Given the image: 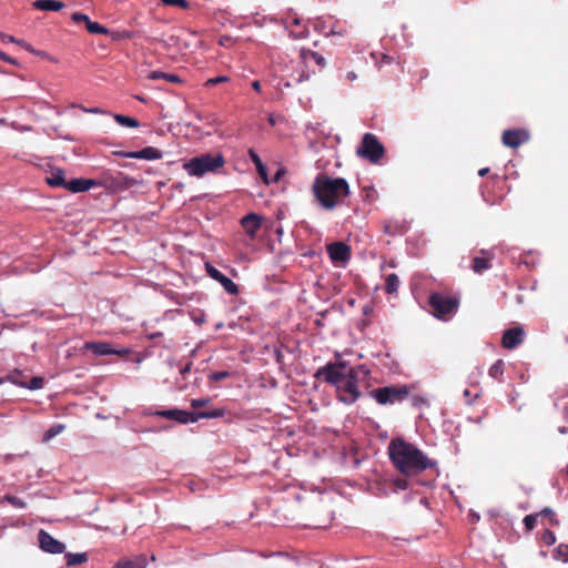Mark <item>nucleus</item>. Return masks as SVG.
Returning a JSON list of instances; mask_svg holds the SVG:
<instances>
[{"label": "nucleus", "instance_id": "f257e3e1", "mask_svg": "<svg viewBox=\"0 0 568 568\" xmlns=\"http://www.w3.org/2000/svg\"><path fill=\"white\" fill-rule=\"evenodd\" d=\"M394 467L406 476L418 475L435 465L420 449L403 438H394L388 445Z\"/></svg>", "mask_w": 568, "mask_h": 568}, {"label": "nucleus", "instance_id": "f03ea898", "mask_svg": "<svg viewBox=\"0 0 568 568\" xmlns=\"http://www.w3.org/2000/svg\"><path fill=\"white\" fill-rule=\"evenodd\" d=\"M312 192L322 207L332 211L349 194V185L343 178L320 173L313 182Z\"/></svg>", "mask_w": 568, "mask_h": 568}, {"label": "nucleus", "instance_id": "7ed1b4c3", "mask_svg": "<svg viewBox=\"0 0 568 568\" xmlns=\"http://www.w3.org/2000/svg\"><path fill=\"white\" fill-rule=\"evenodd\" d=\"M225 164V158L222 153H204L194 156L183 164V169L191 176L202 178L207 173H215Z\"/></svg>", "mask_w": 568, "mask_h": 568}, {"label": "nucleus", "instance_id": "20e7f679", "mask_svg": "<svg viewBox=\"0 0 568 568\" xmlns=\"http://www.w3.org/2000/svg\"><path fill=\"white\" fill-rule=\"evenodd\" d=\"M355 368L346 361L328 362L316 371L315 377L335 387Z\"/></svg>", "mask_w": 568, "mask_h": 568}, {"label": "nucleus", "instance_id": "39448f33", "mask_svg": "<svg viewBox=\"0 0 568 568\" xmlns=\"http://www.w3.org/2000/svg\"><path fill=\"white\" fill-rule=\"evenodd\" d=\"M428 304L435 317L446 320L452 314L456 313L459 306V300L443 293H432L428 298Z\"/></svg>", "mask_w": 568, "mask_h": 568}, {"label": "nucleus", "instance_id": "423d86ee", "mask_svg": "<svg viewBox=\"0 0 568 568\" xmlns=\"http://www.w3.org/2000/svg\"><path fill=\"white\" fill-rule=\"evenodd\" d=\"M369 396L379 405H394L396 403H402L409 396V388L406 385L378 387L371 390Z\"/></svg>", "mask_w": 568, "mask_h": 568}, {"label": "nucleus", "instance_id": "0eeeda50", "mask_svg": "<svg viewBox=\"0 0 568 568\" xmlns=\"http://www.w3.org/2000/svg\"><path fill=\"white\" fill-rule=\"evenodd\" d=\"M156 416H161L168 419L176 420L181 424H187V423H195L200 418H217L223 416V410L221 409H213L210 412H200V413H192L186 412L182 409H166V410H158L154 413Z\"/></svg>", "mask_w": 568, "mask_h": 568}, {"label": "nucleus", "instance_id": "6e6552de", "mask_svg": "<svg viewBox=\"0 0 568 568\" xmlns=\"http://www.w3.org/2000/svg\"><path fill=\"white\" fill-rule=\"evenodd\" d=\"M335 392L337 399L345 405H352L361 397L357 368L335 386Z\"/></svg>", "mask_w": 568, "mask_h": 568}, {"label": "nucleus", "instance_id": "1a4fd4ad", "mask_svg": "<svg viewBox=\"0 0 568 568\" xmlns=\"http://www.w3.org/2000/svg\"><path fill=\"white\" fill-rule=\"evenodd\" d=\"M384 153L385 149L377 136L373 133H365L357 148V154L372 163H378Z\"/></svg>", "mask_w": 568, "mask_h": 568}, {"label": "nucleus", "instance_id": "9d476101", "mask_svg": "<svg viewBox=\"0 0 568 568\" xmlns=\"http://www.w3.org/2000/svg\"><path fill=\"white\" fill-rule=\"evenodd\" d=\"M286 30L294 39L306 38L310 33L308 24L292 11H286Z\"/></svg>", "mask_w": 568, "mask_h": 568}, {"label": "nucleus", "instance_id": "9b49d317", "mask_svg": "<svg viewBox=\"0 0 568 568\" xmlns=\"http://www.w3.org/2000/svg\"><path fill=\"white\" fill-rule=\"evenodd\" d=\"M327 253L335 264H345L351 258V247L344 242H334L327 245Z\"/></svg>", "mask_w": 568, "mask_h": 568}, {"label": "nucleus", "instance_id": "f8f14e48", "mask_svg": "<svg viewBox=\"0 0 568 568\" xmlns=\"http://www.w3.org/2000/svg\"><path fill=\"white\" fill-rule=\"evenodd\" d=\"M529 132L525 129L505 130L501 142L505 146L516 149L529 140Z\"/></svg>", "mask_w": 568, "mask_h": 568}, {"label": "nucleus", "instance_id": "ddd939ff", "mask_svg": "<svg viewBox=\"0 0 568 568\" xmlns=\"http://www.w3.org/2000/svg\"><path fill=\"white\" fill-rule=\"evenodd\" d=\"M205 270H206V273L210 275V277H212L213 280L217 281L227 293H230L232 295H235V294L239 293L237 285L231 278H229L227 276L222 274L212 264L206 263L205 264Z\"/></svg>", "mask_w": 568, "mask_h": 568}, {"label": "nucleus", "instance_id": "4468645a", "mask_svg": "<svg viewBox=\"0 0 568 568\" xmlns=\"http://www.w3.org/2000/svg\"><path fill=\"white\" fill-rule=\"evenodd\" d=\"M40 548L43 551L50 554H62L64 551V544L54 539L49 532L45 530H40L38 535Z\"/></svg>", "mask_w": 568, "mask_h": 568}, {"label": "nucleus", "instance_id": "2eb2a0df", "mask_svg": "<svg viewBox=\"0 0 568 568\" xmlns=\"http://www.w3.org/2000/svg\"><path fill=\"white\" fill-rule=\"evenodd\" d=\"M525 332L521 327L516 326L508 328L504 332L501 345L506 349H514L519 346L524 341Z\"/></svg>", "mask_w": 568, "mask_h": 568}, {"label": "nucleus", "instance_id": "dca6fc26", "mask_svg": "<svg viewBox=\"0 0 568 568\" xmlns=\"http://www.w3.org/2000/svg\"><path fill=\"white\" fill-rule=\"evenodd\" d=\"M114 154L126 158V159H142V160H159L163 156V153L153 146H146L140 151H131V152H115Z\"/></svg>", "mask_w": 568, "mask_h": 568}, {"label": "nucleus", "instance_id": "f3484780", "mask_svg": "<svg viewBox=\"0 0 568 568\" xmlns=\"http://www.w3.org/2000/svg\"><path fill=\"white\" fill-rule=\"evenodd\" d=\"M84 349L91 351L95 356H104V355H125L129 353L128 349L116 351L112 347L110 343L105 342H87L84 344Z\"/></svg>", "mask_w": 568, "mask_h": 568}, {"label": "nucleus", "instance_id": "a211bd4d", "mask_svg": "<svg viewBox=\"0 0 568 568\" xmlns=\"http://www.w3.org/2000/svg\"><path fill=\"white\" fill-rule=\"evenodd\" d=\"M241 225L245 233L253 237L261 226V219L257 214L250 213L241 219Z\"/></svg>", "mask_w": 568, "mask_h": 568}, {"label": "nucleus", "instance_id": "6ab92c4d", "mask_svg": "<svg viewBox=\"0 0 568 568\" xmlns=\"http://www.w3.org/2000/svg\"><path fill=\"white\" fill-rule=\"evenodd\" d=\"M481 254L484 256H475L471 263V270L477 274H481L491 267L493 254H489L484 250L481 251Z\"/></svg>", "mask_w": 568, "mask_h": 568}, {"label": "nucleus", "instance_id": "aec40b11", "mask_svg": "<svg viewBox=\"0 0 568 568\" xmlns=\"http://www.w3.org/2000/svg\"><path fill=\"white\" fill-rule=\"evenodd\" d=\"M95 185L93 180L89 179H73L71 181H67L65 190H69L73 193H80L90 190Z\"/></svg>", "mask_w": 568, "mask_h": 568}, {"label": "nucleus", "instance_id": "412c9836", "mask_svg": "<svg viewBox=\"0 0 568 568\" xmlns=\"http://www.w3.org/2000/svg\"><path fill=\"white\" fill-rule=\"evenodd\" d=\"M300 58L302 62L308 68L312 63L318 68L324 65V58L314 51L305 50L304 48L300 51Z\"/></svg>", "mask_w": 568, "mask_h": 568}, {"label": "nucleus", "instance_id": "4be33fe9", "mask_svg": "<svg viewBox=\"0 0 568 568\" xmlns=\"http://www.w3.org/2000/svg\"><path fill=\"white\" fill-rule=\"evenodd\" d=\"M145 555H139L133 559H121L112 568H146Z\"/></svg>", "mask_w": 568, "mask_h": 568}, {"label": "nucleus", "instance_id": "5701e85b", "mask_svg": "<svg viewBox=\"0 0 568 568\" xmlns=\"http://www.w3.org/2000/svg\"><path fill=\"white\" fill-rule=\"evenodd\" d=\"M33 7L42 11H59L64 8V3L58 0H36Z\"/></svg>", "mask_w": 568, "mask_h": 568}, {"label": "nucleus", "instance_id": "b1692460", "mask_svg": "<svg viewBox=\"0 0 568 568\" xmlns=\"http://www.w3.org/2000/svg\"><path fill=\"white\" fill-rule=\"evenodd\" d=\"M45 181L50 186H53V187H63L64 189L67 185L64 172L60 169L52 171L50 173V175H48L45 178Z\"/></svg>", "mask_w": 568, "mask_h": 568}, {"label": "nucleus", "instance_id": "393cba45", "mask_svg": "<svg viewBox=\"0 0 568 568\" xmlns=\"http://www.w3.org/2000/svg\"><path fill=\"white\" fill-rule=\"evenodd\" d=\"M250 158H251L252 162L255 164L258 175L263 179V181L265 183H268L267 169L264 165V163L262 162L258 154L256 152H254L253 150H250Z\"/></svg>", "mask_w": 568, "mask_h": 568}, {"label": "nucleus", "instance_id": "a878e982", "mask_svg": "<svg viewBox=\"0 0 568 568\" xmlns=\"http://www.w3.org/2000/svg\"><path fill=\"white\" fill-rule=\"evenodd\" d=\"M148 79L149 80H166L169 82H173V83H180L182 82V80L180 79L179 75L176 74H173V73H165V72H162V71H151L149 74H148Z\"/></svg>", "mask_w": 568, "mask_h": 568}, {"label": "nucleus", "instance_id": "bb28decb", "mask_svg": "<svg viewBox=\"0 0 568 568\" xmlns=\"http://www.w3.org/2000/svg\"><path fill=\"white\" fill-rule=\"evenodd\" d=\"M89 559L87 552H68L65 554V562L68 566H77L87 562Z\"/></svg>", "mask_w": 568, "mask_h": 568}, {"label": "nucleus", "instance_id": "cd10ccee", "mask_svg": "<svg viewBox=\"0 0 568 568\" xmlns=\"http://www.w3.org/2000/svg\"><path fill=\"white\" fill-rule=\"evenodd\" d=\"M488 374L491 378L501 382L504 376V361H496L489 368Z\"/></svg>", "mask_w": 568, "mask_h": 568}, {"label": "nucleus", "instance_id": "c85d7f7f", "mask_svg": "<svg viewBox=\"0 0 568 568\" xmlns=\"http://www.w3.org/2000/svg\"><path fill=\"white\" fill-rule=\"evenodd\" d=\"M399 286L398 276L395 273L388 274L385 278V292L387 294H394L397 292Z\"/></svg>", "mask_w": 568, "mask_h": 568}, {"label": "nucleus", "instance_id": "c756f323", "mask_svg": "<svg viewBox=\"0 0 568 568\" xmlns=\"http://www.w3.org/2000/svg\"><path fill=\"white\" fill-rule=\"evenodd\" d=\"M114 120L116 121V123L123 126L138 128L140 125L136 119L128 115L114 114Z\"/></svg>", "mask_w": 568, "mask_h": 568}, {"label": "nucleus", "instance_id": "7c9ffc66", "mask_svg": "<svg viewBox=\"0 0 568 568\" xmlns=\"http://www.w3.org/2000/svg\"><path fill=\"white\" fill-rule=\"evenodd\" d=\"M384 231L386 234H389L392 236L396 235V234H404L406 232V225L405 224H392V223H386L384 225Z\"/></svg>", "mask_w": 568, "mask_h": 568}, {"label": "nucleus", "instance_id": "2f4dec72", "mask_svg": "<svg viewBox=\"0 0 568 568\" xmlns=\"http://www.w3.org/2000/svg\"><path fill=\"white\" fill-rule=\"evenodd\" d=\"M87 30L88 32L92 33V34H109L110 33V30L108 28H105L104 26L98 23V22H94V21H91L87 24Z\"/></svg>", "mask_w": 568, "mask_h": 568}, {"label": "nucleus", "instance_id": "473e14b6", "mask_svg": "<svg viewBox=\"0 0 568 568\" xmlns=\"http://www.w3.org/2000/svg\"><path fill=\"white\" fill-rule=\"evenodd\" d=\"M64 429V425L54 424L44 434V439L49 440L59 435Z\"/></svg>", "mask_w": 568, "mask_h": 568}, {"label": "nucleus", "instance_id": "72a5a7b5", "mask_svg": "<svg viewBox=\"0 0 568 568\" xmlns=\"http://www.w3.org/2000/svg\"><path fill=\"white\" fill-rule=\"evenodd\" d=\"M555 557L564 562H568V546L559 545L555 550Z\"/></svg>", "mask_w": 568, "mask_h": 568}, {"label": "nucleus", "instance_id": "f704fd0d", "mask_svg": "<svg viewBox=\"0 0 568 568\" xmlns=\"http://www.w3.org/2000/svg\"><path fill=\"white\" fill-rule=\"evenodd\" d=\"M4 500L16 508H24L27 506L26 501L13 495H6Z\"/></svg>", "mask_w": 568, "mask_h": 568}, {"label": "nucleus", "instance_id": "c9c22d12", "mask_svg": "<svg viewBox=\"0 0 568 568\" xmlns=\"http://www.w3.org/2000/svg\"><path fill=\"white\" fill-rule=\"evenodd\" d=\"M163 4L170 7H179L181 9H189L187 0H160Z\"/></svg>", "mask_w": 568, "mask_h": 568}, {"label": "nucleus", "instance_id": "e433bc0d", "mask_svg": "<svg viewBox=\"0 0 568 568\" xmlns=\"http://www.w3.org/2000/svg\"><path fill=\"white\" fill-rule=\"evenodd\" d=\"M537 514L527 515L524 518V524L527 530H532L537 525Z\"/></svg>", "mask_w": 568, "mask_h": 568}, {"label": "nucleus", "instance_id": "4c0bfd02", "mask_svg": "<svg viewBox=\"0 0 568 568\" xmlns=\"http://www.w3.org/2000/svg\"><path fill=\"white\" fill-rule=\"evenodd\" d=\"M112 38V40L119 41L124 39H131V33L129 31L122 30V31H110L108 34Z\"/></svg>", "mask_w": 568, "mask_h": 568}, {"label": "nucleus", "instance_id": "58836bf2", "mask_svg": "<svg viewBox=\"0 0 568 568\" xmlns=\"http://www.w3.org/2000/svg\"><path fill=\"white\" fill-rule=\"evenodd\" d=\"M231 373L229 371H219L210 374L209 378L212 382H220L222 379H225L230 377Z\"/></svg>", "mask_w": 568, "mask_h": 568}, {"label": "nucleus", "instance_id": "ea45409f", "mask_svg": "<svg viewBox=\"0 0 568 568\" xmlns=\"http://www.w3.org/2000/svg\"><path fill=\"white\" fill-rule=\"evenodd\" d=\"M119 179L121 180L119 183L123 184L126 187H131L138 184V181L135 179L124 176L122 173H119Z\"/></svg>", "mask_w": 568, "mask_h": 568}, {"label": "nucleus", "instance_id": "a19ab883", "mask_svg": "<svg viewBox=\"0 0 568 568\" xmlns=\"http://www.w3.org/2000/svg\"><path fill=\"white\" fill-rule=\"evenodd\" d=\"M71 19H72L75 23L84 22V23H85V26L90 22V18H89L87 14L81 13V12H74V13H72Z\"/></svg>", "mask_w": 568, "mask_h": 568}, {"label": "nucleus", "instance_id": "79ce46f5", "mask_svg": "<svg viewBox=\"0 0 568 568\" xmlns=\"http://www.w3.org/2000/svg\"><path fill=\"white\" fill-rule=\"evenodd\" d=\"M229 81V78L225 77V75H220V77H215V78H211L209 79L206 82H205V87H213L215 84H219V83H223V82H227Z\"/></svg>", "mask_w": 568, "mask_h": 568}, {"label": "nucleus", "instance_id": "37998d69", "mask_svg": "<svg viewBox=\"0 0 568 568\" xmlns=\"http://www.w3.org/2000/svg\"><path fill=\"white\" fill-rule=\"evenodd\" d=\"M43 386V378L42 377H33L30 381V384L27 386L29 389H39Z\"/></svg>", "mask_w": 568, "mask_h": 568}, {"label": "nucleus", "instance_id": "c03bdc74", "mask_svg": "<svg viewBox=\"0 0 568 568\" xmlns=\"http://www.w3.org/2000/svg\"><path fill=\"white\" fill-rule=\"evenodd\" d=\"M209 403H210L209 398H196V399H192L191 406L193 408H200L202 406L207 405Z\"/></svg>", "mask_w": 568, "mask_h": 568}, {"label": "nucleus", "instance_id": "a18cd8bd", "mask_svg": "<svg viewBox=\"0 0 568 568\" xmlns=\"http://www.w3.org/2000/svg\"><path fill=\"white\" fill-rule=\"evenodd\" d=\"M286 493H288V495L298 503L302 501V499L304 498V495L298 493L295 488L291 490L288 486H286Z\"/></svg>", "mask_w": 568, "mask_h": 568}, {"label": "nucleus", "instance_id": "49530a36", "mask_svg": "<svg viewBox=\"0 0 568 568\" xmlns=\"http://www.w3.org/2000/svg\"><path fill=\"white\" fill-rule=\"evenodd\" d=\"M544 541L548 545H551L555 542L556 540V537H555V534L550 530H546L545 534H544V537H542Z\"/></svg>", "mask_w": 568, "mask_h": 568}, {"label": "nucleus", "instance_id": "de8ad7c7", "mask_svg": "<svg viewBox=\"0 0 568 568\" xmlns=\"http://www.w3.org/2000/svg\"><path fill=\"white\" fill-rule=\"evenodd\" d=\"M0 59L13 65H19V62L16 59L11 58L3 51H0Z\"/></svg>", "mask_w": 568, "mask_h": 568}, {"label": "nucleus", "instance_id": "09e8293b", "mask_svg": "<svg viewBox=\"0 0 568 568\" xmlns=\"http://www.w3.org/2000/svg\"><path fill=\"white\" fill-rule=\"evenodd\" d=\"M395 486L398 488V489H402V490H405L408 488V481L405 479V478H397L395 480Z\"/></svg>", "mask_w": 568, "mask_h": 568}, {"label": "nucleus", "instance_id": "8fccbe9b", "mask_svg": "<svg viewBox=\"0 0 568 568\" xmlns=\"http://www.w3.org/2000/svg\"><path fill=\"white\" fill-rule=\"evenodd\" d=\"M479 396V393H476L474 396H471V393L469 389L464 390V397L466 398L467 404H471L475 398Z\"/></svg>", "mask_w": 568, "mask_h": 568}, {"label": "nucleus", "instance_id": "3c124183", "mask_svg": "<svg viewBox=\"0 0 568 568\" xmlns=\"http://www.w3.org/2000/svg\"><path fill=\"white\" fill-rule=\"evenodd\" d=\"M19 44L21 47H23L26 50H28L29 52L36 53V50L28 42H26L24 40H20ZM37 54L38 55H42V53H40V52H37Z\"/></svg>", "mask_w": 568, "mask_h": 568}, {"label": "nucleus", "instance_id": "603ef678", "mask_svg": "<svg viewBox=\"0 0 568 568\" xmlns=\"http://www.w3.org/2000/svg\"><path fill=\"white\" fill-rule=\"evenodd\" d=\"M192 369V362H189L185 366L180 369L181 375L184 377Z\"/></svg>", "mask_w": 568, "mask_h": 568}, {"label": "nucleus", "instance_id": "864d4df0", "mask_svg": "<svg viewBox=\"0 0 568 568\" xmlns=\"http://www.w3.org/2000/svg\"><path fill=\"white\" fill-rule=\"evenodd\" d=\"M3 42H11V43H20V40H17L14 37L12 36H8V34H4V40H2Z\"/></svg>", "mask_w": 568, "mask_h": 568}, {"label": "nucleus", "instance_id": "5fc2aeb1", "mask_svg": "<svg viewBox=\"0 0 568 568\" xmlns=\"http://www.w3.org/2000/svg\"><path fill=\"white\" fill-rule=\"evenodd\" d=\"M284 175V168L277 169L275 173V180L278 181Z\"/></svg>", "mask_w": 568, "mask_h": 568}, {"label": "nucleus", "instance_id": "6e6d98bb", "mask_svg": "<svg viewBox=\"0 0 568 568\" xmlns=\"http://www.w3.org/2000/svg\"><path fill=\"white\" fill-rule=\"evenodd\" d=\"M252 88H253L255 91L260 92V91H261V82H260V81H257V80L253 81V82H252Z\"/></svg>", "mask_w": 568, "mask_h": 568}, {"label": "nucleus", "instance_id": "4d7b16f0", "mask_svg": "<svg viewBox=\"0 0 568 568\" xmlns=\"http://www.w3.org/2000/svg\"><path fill=\"white\" fill-rule=\"evenodd\" d=\"M488 172H489V168H483V169H480V170L478 171V175H479V176H485V175H487V174H488Z\"/></svg>", "mask_w": 568, "mask_h": 568}, {"label": "nucleus", "instance_id": "13d9d810", "mask_svg": "<svg viewBox=\"0 0 568 568\" xmlns=\"http://www.w3.org/2000/svg\"><path fill=\"white\" fill-rule=\"evenodd\" d=\"M382 61L385 62V63H390L392 59H390L389 55L383 54Z\"/></svg>", "mask_w": 568, "mask_h": 568}, {"label": "nucleus", "instance_id": "bf43d9fd", "mask_svg": "<svg viewBox=\"0 0 568 568\" xmlns=\"http://www.w3.org/2000/svg\"><path fill=\"white\" fill-rule=\"evenodd\" d=\"M551 513H552V511H551V509H549V508H545V509L541 511V515L547 516V515H550Z\"/></svg>", "mask_w": 568, "mask_h": 568}, {"label": "nucleus", "instance_id": "052dcab7", "mask_svg": "<svg viewBox=\"0 0 568 568\" xmlns=\"http://www.w3.org/2000/svg\"><path fill=\"white\" fill-rule=\"evenodd\" d=\"M347 78H348L349 80H354V79H356V74H355L354 72H349V73H348V75H347Z\"/></svg>", "mask_w": 568, "mask_h": 568}, {"label": "nucleus", "instance_id": "680f3d73", "mask_svg": "<svg viewBox=\"0 0 568 568\" xmlns=\"http://www.w3.org/2000/svg\"><path fill=\"white\" fill-rule=\"evenodd\" d=\"M420 77H422V78L427 77V71H426V70H423V71H422Z\"/></svg>", "mask_w": 568, "mask_h": 568}, {"label": "nucleus", "instance_id": "e2e57ef3", "mask_svg": "<svg viewBox=\"0 0 568 568\" xmlns=\"http://www.w3.org/2000/svg\"><path fill=\"white\" fill-rule=\"evenodd\" d=\"M559 432H560V433H566V432H567V428H566V427H560V428H559Z\"/></svg>", "mask_w": 568, "mask_h": 568}, {"label": "nucleus", "instance_id": "0e129e2a", "mask_svg": "<svg viewBox=\"0 0 568 568\" xmlns=\"http://www.w3.org/2000/svg\"><path fill=\"white\" fill-rule=\"evenodd\" d=\"M135 98H136L139 101L145 102V99H144V98H142V97H139V95H138V97H135Z\"/></svg>", "mask_w": 568, "mask_h": 568}, {"label": "nucleus", "instance_id": "69168bd1", "mask_svg": "<svg viewBox=\"0 0 568 568\" xmlns=\"http://www.w3.org/2000/svg\"><path fill=\"white\" fill-rule=\"evenodd\" d=\"M90 112H92V113H99L100 111H99L98 109H92V110H90Z\"/></svg>", "mask_w": 568, "mask_h": 568}, {"label": "nucleus", "instance_id": "338daca9", "mask_svg": "<svg viewBox=\"0 0 568 568\" xmlns=\"http://www.w3.org/2000/svg\"><path fill=\"white\" fill-rule=\"evenodd\" d=\"M0 39L4 40V33L0 32Z\"/></svg>", "mask_w": 568, "mask_h": 568}, {"label": "nucleus", "instance_id": "774afa93", "mask_svg": "<svg viewBox=\"0 0 568 568\" xmlns=\"http://www.w3.org/2000/svg\"><path fill=\"white\" fill-rule=\"evenodd\" d=\"M276 232H277L278 235H281L282 234V229L278 227Z\"/></svg>", "mask_w": 568, "mask_h": 568}]
</instances>
